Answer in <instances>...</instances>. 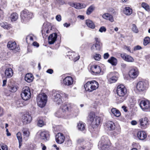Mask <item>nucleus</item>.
Segmentation results:
<instances>
[{
    "instance_id": "f257e3e1",
    "label": "nucleus",
    "mask_w": 150,
    "mask_h": 150,
    "mask_svg": "<svg viewBox=\"0 0 150 150\" xmlns=\"http://www.w3.org/2000/svg\"><path fill=\"white\" fill-rule=\"evenodd\" d=\"M116 93L117 95L116 97V101L118 103H121L126 99L127 91L124 85L120 84L117 86Z\"/></svg>"
},
{
    "instance_id": "f03ea898",
    "label": "nucleus",
    "mask_w": 150,
    "mask_h": 150,
    "mask_svg": "<svg viewBox=\"0 0 150 150\" xmlns=\"http://www.w3.org/2000/svg\"><path fill=\"white\" fill-rule=\"evenodd\" d=\"M88 118L91 122L92 128L93 129H96L100 123V118L99 117L96 116L93 113H91L88 116Z\"/></svg>"
},
{
    "instance_id": "7ed1b4c3",
    "label": "nucleus",
    "mask_w": 150,
    "mask_h": 150,
    "mask_svg": "<svg viewBox=\"0 0 150 150\" xmlns=\"http://www.w3.org/2000/svg\"><path fill=\"white\" fill-rule=\"evenodd\" d=\"M85 86L86 91L90 92L97 89L99 87V84L96 81L92 80L88 81L85 84Z\"/></svg>"
},
{
    "instance_id": "20e7f679",
    "label": "nucleus",
    "mask_w": 150,
    "mask_h": 150,
    "mask_svg": "<svg viewBox=\"0 0 150 150\" xmlns=\"http://www.w3.org/2000/svg\"><path fill=\"white\" fill-rule=\"evenodd\" d=\"M94 40L93 43L91 48V50L93 52L100 51L103 47V44L100 39L97 37H96Z\"/></svg>"
},
{
    "instance_id": "39448f33",
    "label": "nucleus",
    "mask_w": 150,
    "mask_h": 150,
    "mask_svg": "<svg viewBox=\"0 0 150 150\" xmlns=\"http://www.w3.org/2000/svg\"><path fill=\"white\" fill-rule=\"evenodd\" d=\"M37 101L38 106L42 108L44 107L47 101V97L45 94L42 93L39 94L37 97Z\"/></svg>"
},
{
    "instance_id": "423d86ee",
    "label": "nucleus",
    "mask_w": 150,
    "mask_h": 150,
    "mask_svg": "<svg viewBox=\"0 0 150 150\" xmlns=\"http://www.w3.org/2000/svg\"><path fill=\"white\" fill-rule=\"evenodd\" d=\"M21 96L24 100H27L30 98L31 94L29 88L25 86L23 88L21 93Z\"/></svg>"
},
{
    "instance_id": "0eeeda50",
    "label": "nucleus",
    "mask_w": 150,
    "mask_h": 150,
    "mask_svg": "<svg viewBox=\"0 0 150 150\" xmlns=\"http://www.w3.org/2000/svg\"><path fill=\"white\" fill-rule=\"evenodd\" d=\"M109 141L107 137L104 136L101 138V141L99 142L98 146H100L102 150H108L109 148Z\"/></svg>"
},
{
    "instance_id": "6e6552de",
    "label": "nucleus",
    "mask_w": 150,
    "mask_h": 150,
    "mask_svg": "<svg viewBox=\"0 0 150 150\" xmlns=\"http://www.w3.org/2000/svg\"><path fill=\"white\" fill-rule=\"evenodd\" d=\"M149 83L146 81H139L137 84L136 88L139 92L146 91L148 88Z\"/></svg>"
},
{
    "instance_id": "1a4fd4ad",
    "label": "nucleus",
    "mask_w": 150,
    "mask_h": 150,
    "mask_svg": "<svg viewBox=\"0 0 150 150\" xmlns=\"http://www.w3.org/2000/svg\"><path fill=\"white\" fill-rule=\"evenodd\" d=\"M21 18L23 22L28 21L33 17V14L28 10H24L21 13Z\"/></svg>"
},
{
    "instance_id": "9d476101",
    "label": "nucleus",
    "mask_w": 150,
    "mask_h": 150,
    "mask_svg": "<svg viewBox=\"0 0 150 150\" xmlns=\"http://www.w3.org/2000/svg\"><path fill=\"white\" fill-rule=\"evenodd\" d=\"M139 105L143 111L145 112L150 111V102L147 100H143L141 101Z\"/></svg>"
},
{
    "instance_id": "9b49d317",
    "label": "nucleus",
    "mask_w": 150,
    "mask_h": 150,
    "mask_svg": "<svg viewBox=\"0 0 150 150\" xmlns=\"http://www.w3.org/2000/svg\"><path fill=\"white\" fill-rule=\"evenodd\" d=\"M139 121L140 127L143 129L147 128L149 124V120L146 117L140 119Z\"/></svg>"
},
{
    "instance_id": "f8f14e48",
    "label": "nucleus",
    "mask_w": 150,
    "mask_h": 150,
    "mask_svg": "<svg viewBox=\"0 0 150 150\" xmlns=\"http://www.w3.org/2000/svg\"><path fill=\"white\" fill-rule=\"evenodd\" d=\"M88 69L92 74H94L100 73L101 71L100 67L96 65L90 64Z\"/></svg>"
},
{
    "instance_id": "ddd939ff",
    "label": "nucleus",
    "mask_w": 150,
    "mask_h": 150,
    "mask_svg": "<svg viewBox=\"0 0 150 150\" xmlns=\"http://www.w3.org/2000/svg\"><path fill=\"white\" fill-rule=\"evenodd\" d=\"M53 92L54 93L53 96L54 97L53 100L54 101L58 104H61L62 102V96L58 91H53Z\"/></svg>"
},
{
    "instance_id": "4468645a",
    "label": "nucleus",
    "mask_w": 150,
    "mask_h": 150,
    "mask_svg": "<svg viewBox=\"0 0 150 150\" xmlns=\"http://www.w3.org/2000/svg\"><path fill=\"white\" fill-rule=\"evenodd\" d=\"M139 74V72L138 69L135 67H134L130 69L129 75L130 78L134 79L138 76Z\"/></svg>"
},
{
    "instance_id": "2eb2a0df",
    "label": "nucleus",
    "mask_w": 150,
    "mask_h": 150,
    "mask_svg": "<svg viewBox=\"0 0 150 150\" xmlns=\"http://www.w3.org/2000/svg\"><path fill=\"white\" fill-rule=\"evenodd\" d=\"M7 47L10 50H15L16 51L18 52L20 50V48L18 46L17 47L16 42L12 41H8L7 45Z\"/></svg>"
},
{
    "instance_id": "dca6fc26",
    "label": "nucleus",
    "mask_w": 150,
    "mask_h": 150,
    "mask_svg": "<svg viewBox=\"0 0 150 150\" xmlns=\"http://www.w3.org/2000/svg\"><path fill=\"white\" fill-rule=\"evenodd\" d=\"M109 82L110 83L115 82L117 80V77L115 76V73L110 72L107 76Z\"/></svg>"
},
{
    "instance_id": "f3484780",
    "label": "nucleus",
    "mask_w": 150,
    "mask_h": 150,
    "mask_svg": "<svg viewBox=\"0 0 150 150\" xmlns=\"http://www.w3.org/2000/svg\"><path fill=\"white\" fill-rule=\"evenodd\" d=\"M32 120V117L29 113H26L22 117V121L24 124L30 123Z\"/></svg>"
},
{
    "instance_id": "a211bd4d",
    "label": "nucleus",
    "mask_w": 150,
    "mask_h": 150,
    "mask_svg": "<svg viewBox=\"0 0 150 150\" xmlns=\"http://www.w3.org/2000/svg\"><path fill=\"white\" fill-rule=\"evenodd\" d=\"M120 56L122 59L126 62H132L134 61V59L132 57L125 53L121 54Z\"/></svg>"
},
{
    "instance_id": "6ab92c4d",
    "label": "nucleus",
    "mask_w": 150,
    "mask_h": 150,
    "mask_svg": "<svg viewBox=\"0 0 150 150\" xmlns=\"http://www.w3.org/2000/svg\"><path fill=\"white\" fill-rule=\"evenodd\" d=\"M65 139L64 136L60 133H58L56 136V140L58 144L62 143L64 142Z\"/></svg>"
},
{
    "instance_id": "aec40b11",
    "label": "nucleus",
    "mask_w": 150,
    "mask_h": 150,
    "mask_svg": "<svg viewBox=\"0 0 150 150\" xmlns=\"http://www.w3.org/2000/svg\"><path fill=\"white\" fill-rule=\"evenodd\" d=\"M73 83V79L72 77L68 76L63 80V83L64 85L67 86H70L72 85Z\"/></svg>"
},
{
    "instance_id": "412c9836",
    "label": "nucleus",
    "mask_w": 150,
    "mask_h": 150,
    "mask_svg": "<svg viewBox=\"0 0 150 150\" xmlns=\"http://www.w3.org/2000/svg\"><path fill=\"white\" fill-rule=\"evenodd\" d=\"M57 38V34L56 33L51 34L48 37V42L50 44H53L56 40Z\"/></svg>"
},
{
    "instance_id": "4be33fe9",
    "label": "nucleus",
    "mask_w": 150,
    "mask_h": 150,
    "mask_svg": "<svg viewBox=\"0 0 150 150\" xmlns=\"http://www.w3.org/2000/svg\"><path fill=\"white\" fill-rule=\"evenodd\" d=\"M137 136L138 138L141 140H144L146 137V133L142 131L138 132L137 133Z\"/></svg>"
},
{
    "instance_id": "5701e85b",
    "label": "nucleus",
    "mask_w": 150,
    "mask_h": 150,
    "mask_svg": "<svg viewBox=\"0 0 150 150\" xmlns=\"http://www.w3.org/2000/svg\"><path fill=\"white\" fill-rule=\"evenodd\" d=\"M40 137L42 139L45 141L48 139L49 137V132L47 131H44L41 132L40 133Z\"/></svg>"
},
{
    "instance_id": "b1692460",
    "label": "nucleus",
    "mask_w": 150,
    "mask_h": 150,
    "mask_svg": "<svg viewBox=\"0 0 150 150\" xmlns=\"http://www.w3.org/2000/svg\"><path fill=\"white\" fill-rule=\"evenodd\" d=\"M106 126L108 129L110 131L113 130L115 129V124L112 121H108L106 124Z\"/></svg>"
},
{
    "instance_id": "393cba45",
    "label": "nucleus",
    "mask_w": 150,
    "mask_h": 150,
    "mask_svg": "<svg viewBox=\"0 0 150 150\" xmlns=\"http://www.w3.org/2000/svg\"><path fill=\"white\" fill-rule=\"evenodd\" d=\"M71 108V105L70 103H64L60 109L63 112H65L67 111H69Z\"/></svg>"
},
{
    "instance_id": "a878e982",
    "label": "nucleus",
    "mask_w": 150,
    "mask_h": 150,
    "mask_svg": "<svg viewBox=\"0 0 150 150\" xmlns=\"http://www.w3.org/2000/svg\"><path fill=\"white\" fill-rule=\"evenodd\" d=\"M22 131L23 133L24 138L26 140H27L30 134L29 129L27 128H23L22 130Z\"/></svg>"
},
{
    "instance_id": "bb28decb",
    "label": "nucleus",
    "mask_w": 150,
    "mask_h": 150,
    "mask_svg": "<svg viewBox=\"0 0 150 150\" xmlns=\"http://www.w3.org/2000/svg\"><path fill=\"white\" fill-rule=\"evenodd\" d=\"M6 76L8 78L11 77L13 75V72L12 69L11 68L6 69L5 72Z\"/></svg>"
},
{
    "instance_id": "cd10ccee",
    "label": "nucleus",
    "mask_w": 150,
    "mask_h": 150,
    "mask_svg": "<svg viewBox=\"0 0 150 150\" xmlns=\"http://www.w3.org/2000/svg\"><path fill=\"white\" fill-rule=\"evenodd\" d=\"M103 18L105 19L108 20L111 22L114 21V19L112 16L109 13H105L103 15Z\"/></svg>"
},
{
    "instance_id": "c85d7f7f",
    "label": "nucleus",
    "mask_w": 150,
    "mask_h": 150,
    "mask_svg": "<svg viewBox=\"0 0 150 150\" xmlns=\"http://www.w3.org/2000/svg\"><path fill=\"white\" fill-rule=\"evenodd\" d=\"M33 79V75L30 73L27 74L25 77V80L28 83L32 82Z\"/></svg>"
},
{
    "instance_id": "c756f323",
    "label": "nucleus",
    "mask_w": 150,
    "mask_h": 150,
    "mask_svg": "<svg viewBox=\"0 0 150 150\" xmlns=\"http://www.w3.org/2000/svg\"><path fill=\"white\" fill-rule=\"evenodd\" d=\"M108 62L112 66H116L117 64V59L114 57H112L109 59Z\"/></svg>"
},
{
    "instance_id": "7c9ffc66",
    "label": "nucleus",
    "mask_w": 150,
    "mask_h": 150,
    "mask_svg": "<svg viewBox=\"0 0 150 150\" xmlns=\"http://www.w3.org/2000/svg\"><path fill=\"white\" fill-rule=\"evenodd\" d=\"M86 24L88 27L94 29L95 27L94 23L90 20H87L86 21Z\"/></svg>"
},
{
    "instance_id": "2f4dec72",
    "label": "nucleus",
    "mask_w": 150,
    "mask_h": 150,
    "mask_svg": "<svg viewBox=\"0 0 150 150\" xmlns=\"http://www.w3.org/2000/svg\"><path fill=\"white\" fill-rule=\"evenodd\" d=\"M111 112L115 116L117 117H119L121 115L120 112L115 108H112Z\"/></svg>"
},
{
    "instance_id": "473e14b6",
    "label": "nucleus",
    "mask_w": 150,
    "mask_h": 150,
    "mask_svg": "<svg viewBox=\"0 0 150 150\" xmlns=\"http://www.w3.org/2000/svg\"><path fill=\"white\" fill-rule=\"evenodd\" d=\"M124 11L125 15H129L132 13V10L129 7H126L125 8Z\"/></svg>"
},
{
    "instance_id": "72a5a7b5",
    "label": "nucleus",
    "mask_w": 150,
    "mask_h": 150,
    "mask_svg": "<svg viewBox=\"0 0 150 150\" xmlns=\"http://www.w3.org/2000/svg\"><path fill=\"white\" fill-rule=\"evenodd\" d=\"M0 25L1 27L6 29L8 30L11 28L10 25L8 24L6 22H2L0 23Z\"/></svg>"
},
{
    "instance_id": "f704fd0d",
    "label": "nucleus",
    "mask_w": 150,
    "mask_h": 150,
    "mask_svg": "<svg viewBox=\"0 0 150 150\" xmlns=\"http://www.w3.org/2000/svg\"><path fill=\"white\" fill-rule=\"evenodd\" d=\"M71 6L76 9H81L83 8V5L79 3H73Z\"/></svg>"
},
{
    "instance_id": "c9c22d12",
    "label": "nucleus",
    "mask_w": 150,
    "mask_h": 150,
    "mask_svg": "<svg viewBox=\"0 0 150 150\" xmlns=\"http://www.w3.org/2000/svg\"><path fill=\"white\" fill-rule=\"evenodd\" d=\"M18 18V16L17 13H13L11 14L10 16V18L11 21H15L17 20Z\"/></svg>"
},
{
    "instance_id": "e433bc0d",
    "label": "nucleus",
    "mask_w": 150,
    "mask_h": 150,
    "mask_svg": "<svg viewBox=\"0 0 150 150\" xmlns=\"http://www.w3.org/2000/svg\"><path fill=\"white\" fill-rule=\"evenodd\" d=\"M8 89L11 92H15L17 91L18 89V87L17 86L13 85L9 86L8 87Z\"/></svg>"
},
{
    "instance_id": "4c0bfd02",
    "label": "nucleus",
    "mask_w": 150,
    "mask_h": 150,
    "mask_svg": "<svg viewBox=\"0 0 150 150\" xmlns=\"http://www.w3.org/2000/svg\"><path fill=\"white\" fill-rule=\"evenodd\" d=\"M64 112H63L61 109H60L55 113V116L58 117H64Z\"/></svg>"
},
{
    "instance_id": "58836bf2",
    "label": "nucleus",
    "mask_w": 150,
    "mask_h": 150,
    "mask_svg": "<svg viewBox=\"0 0 150 150\" xmlns=\"http://www.w3.org/2000/svg\"><path fill=\"white\" fill-rule=\"evenodd\" d=\"M77 127L78 129L81 131H83L84 129V125L81 121L79 122L78 124Z\"/></svg>"
},
{
    "instance_id": "ea45409f",
    "label": "nucleus",
    "mask_w": 150,
    "mask_h": 150,
    "mask_svg": "<svg viewBox=\"0 0 150 150\" xmlns=\"http://www.w3.org/2000/svg\"><path fill=\"white\" fill-rule=\"evenodd\" d=\"M16 136L18 142L19 143V147L21 146L20 143L22 141V137L21 136V134L20 132H18L16 134Z\"/></svg>"
},
{
    "instance_id": "a19ab883",
    "label": "nucleus",
    "mask_w": 150,
    "mask_h": 150,
    "mask_svg": "<svg viewBox=\"0 0 150 150\" xmlns=\"http://www.w3.org/2000/svg\"><path fill=\"white\" fill-rule=\"evenodd\" d=\"M93 58L96 60L99 61L101 59V55L99 54H95L93 55Z\"/></svg>"
},
{
    "instance_id": "79ce46f5",
    "label": "nucleus",
    "mask_w": 150,
    "mask_h": 150,
    "mask_svg": "<svg viewBox=\"0 0 150 150\" xmlns=\"http://www.w3.org/2000/svg\"><path fill=\"white\" fill-rule=\"evenodd\" d=\"M132 26V31L134 33H138L139 31L136 25L134 24H133Z\"/></svg>"
},
{
    "instance_id": "37998d69",
    "label": "nucleus",
    "mask_w": 150,
    "mask_h": 150,
    "mask_svg": "<svg viewBox=\"0 0 150 150\" xmlns=\"http://www.w3.org/2000/svg\"><path fill=\"white\" fill-rule=\"evenodd\" d=\"M150 42V38L148 37H145L144 40L143 44L146 46Z\"/></svg>"
},
{
    "instance_id": "c03bdc74",
    "label": "nucleus",
    "mask_w": 150,
    "mask_h": 150,
    "mask_svg": "<svg viewBox=\"0 0 150 150\" xmlns=\"http://www.w3.org/2000/svg\"><path fill=\"white\" fill-rule=\"evenodd\" d=\"M94 7H93L91 6H90L87 9L86 11V14L87 15H90L93 11Z\"/></svg>"
},
{
    "instance_id": "a18cd8bd",
    "label": "nucleus",
    "mask_w": 150,
    "mask_h": 150,
    "mask_svg": "<svg viewBox=\"0 0 150 150\" xmlns=\"http://www.w3.org/2000/svg\"><path fill=\"white\" fill-rule=\"evenodd\" d=\"M142 7L144 8L146 10L148 11L149 9V6L146 3H142Z\"/></svg>"
},
{
    "instance_id": "49530a36",
    "label": "nucleus",
    "mask_w": 150,
    "mask_h": 150,
    "mask_svg": "<svg viewBox=\"0 0 150 150\" xmlns=\"http://www.w3.org/2000/svg\"><path fill=\"white\" fill-rule=\"evenodd\" d=\"M16 105L18 107H22L23 105V104L20 100L16 101Z\"/></svg>"
},
{
    "instance_id": "de8ad7c7",
    "label": "nucleus",
    "mask_w": 150,
    "mask_h": 150,
    "mask_svg": "<svg viewBox=\"0 0 150 150\" xmlns=\"http://www.w3.org/2000/svg\"><path fill=\"white\" fill-rule=\"evenodd\" d=\"M37 125L38 126L42 127L44 125V123L42 120H38Z\"/></svg>"
},
{
    "instance_id": "09e8293b",
    "label": "nucleus",
    "mask_w": 150,
    "mask_h": 150,
    "mask_svg": "<svg viewBox=\"0 0 150 150\" xmlns=\"http://www.w3.org/2000/svg\"><path fill=\"white\" fill-rule=\"evenodd\" d=\"M106 28L103 26L101 27L99 30V31L101 33H102L103 32H106Z\"/></svg>"
},
{
    "instance_id": "8fccbe9b",
    "label": "nucleus",
    "mask_w": 150,
    "mask_h": 150,
    "mask_svg": "<svg viewBox=\"0 0 150 150\" xmlns=\"http://www.w3.org/2000/svg\"><path fill=\"white\" fill-rule=\"evenodd\" d=\"M26 39L27 42L29 40L31 41H33V38L32 36L31 35L27 36L26 38Z\"/></svg>"
},
{
    "instance_id": "3c124183",
    "label": "nucleus",
    "mask_w": 150,
    "mask_h": 150,
    "mask_svg": "<svg viewBox=\"0 0 150 150\" xmlns=\"http://www.w3.org/2000/svg\"><path fill=\"white\" fill-rule=\"evenodd\" d=\"M110 55L108 53H105L103 55V58L105 59H107L109 57Z\"/></svg>"
},
{
    "instance_id": "603ef678",
    "label": "nucleus",
    "mask_w": 150,
    "mask_h": 150,
    "mask_svg": "<svg viewBox=\"0 0 150 150\" xmlns=\"http://www.w3.org/2000/svg\"><path fill=\"white\" fill-rule=\"evenodd\" d=\"M56 18L58 21H60L61 20V17L60 15H58L56 16Z\"/></svg>"
},
{
    "instance_id": "864d4df0",
    "label": "nucleus",
    "mask_w": 150,
    "mask_h": 150,
    "mask_svg": "<svg viewBox=\"0 0 150 150\" xmlns=\"http://www.w3.org/2000/svg\"><path fill=\"white\" fill-rule=\"evenodd\" d=\"M142 49L141 47L139 45H137L134 47V50H140Z\"/></svg>"
},
{
    "instance_id": "5fc2aeb1",
    "label": "nucleus",
    "mask_w": 150,
    "mask_h": 150,
    "mask_svg": "<svg viewBox=\"0 0 150 150\" xmlns=\"http://www.w3.org/2000/svg\"><path fill=\"white\" fill-rule=\"evenodd\" d=\"M1 149L3 150H8L7 146L6 145H4L1 146Z\"/></svg>"
},
{
    "instance_id": "6e6d98bb",
    "label": "nucleus",
    "mask_w": 150,
    "mask_h": 150,
    "mask_svg": "<svg viewBox=\"0 0 150 150\" xmlns=\"http://www.w3.org/2000/svg\"><path fill=\"white\" fill-rule=\"evenodd\" d=\"M33 44L34 46H35L37 47H38L39 46V44L37 42L35 41L33 43Z\"/></svg>"
},
{
    "instance_id": "4d7b16f0",
    "label": "nucleus",
    "mask_w": 150,
    "mask_h": 150,
    "mask_svg": "<svg viewBox=\"0 0 150 150\" xmlns=\"http://www.w3.org/2000/svg\"><path fill=\"white\" fill-rule=\"evenodd\" d=\"M47 72L50 74H52L53 72V70L51 69H49L47 71Z\"/></svg>"
},
{
    "instance_id": "13d9d810",
    "label": "nucleus",
    "mask_w": 150,
    "mask_h": 150,
    "mask_svg": "<svg viewBox=\"0 0 150 150\" xmlns=\"http://www.w3.org/2000/svg\"><path fill=\"white\" fill-rule=\"evenodd\" d=\"M121 66L122 68L124 69L126 67V64L125 63H122L121 64Z\"/></svg>"
},
{
    "instance_id": "bf43d9fd",
    "label": "nucleus",
    "mask_w": 150,
    "mask_h": 150,
    "mask_svg": "<svg viewBox=\"0 0 150 150\" xmlns=\"http://www.w3.org/2000/svg\"><path fill=\"white\" fill-rule=\"evenodd\" d=\"M137 122L135 120H132L131 122V124L133 125H136L137 124Z\"/></svg>"
},
{
    "instance_id": "052dcab7",
    "label": "nucleus",
    "mask_w": 150,
    "mask_h": 150,
    "mask_svg": "<svg viewBox=\"0 0 150 150\" xmlns=\"http://www.w3.org/2000/svg\"><path fill=\"white\" fill-rule=\"evenodd\" d=\"M122 109H123L124 111L125 112H127V107L125 106H122Z\"/></svg>"
},
{
    "instance_id": "680f3d73",
    "label": "nucleus",
    "mask_w": 150,
    "mask_h": 150,
    "mask_svg": "<svg viewBox=\"0 0 150 150\" xmlns=\"http://www.w3.org/2000/svg\"><path fill=\"white\" fill-rule=\"evenodd\" d=\"M77 17L81 20H83L84 18V16L82 15H79Z\"/></svg>"
},
{
    "instance_id": "e2e57ef3",
    "label": "nucleus",
    "mask_w": 150,
    "mask_h": 150,
    "mask_svg": "<svg viewBox=\"0 0 150 150\" xmlns=\"http://www.w3.org/2000/svg\"><path fill=\"white\" fill-rule=\"evenodd\" d=\"M63 25L64 27H68L70 26V23L68 24L67 23H66L64 24Z\"/></svg>"
},
{
    "instance_id": "0e129e2a",
    "label": "nucleus",
    "mask_w": 150,
    "mask_h": 150,
    "mask_svg": "<svg viewBox=\"0 0 150 150\" xmlns=\"http://www.w3.org/2000/svg\"><path fill=\"white\" fill-rule=\"evenodd\" d=\"M6 132H7V135L8 136H10L11 135V134L8 132V129H6Z\"/></svg>"
},
{
    "instance_id": "69168bd1",
    "label": "nucleus",
    "mask_w": 150,
    "mask_h": 150,
    "mask_svg": "<svg viewBox=\"0 0 150 150\" xmlns=\"http://www.w3.org/2000/svg\"><path fill=\"white\" fill-rule=\"evenodd\" d=\"M6 82H7V80H4L3 81V85H2V86H5L6 84Z\"/></svg>"
},
{
    "instance_id": "338daca9",
    "label": "nucleus",
    "mask_w": 150,
    "mask_h": 150,
    "mask_svg": "<svg viewBox=\"0 0 150 150\" xmlns=\"http://www.w3.org/2000/svg\"><path fill=\"white\" fill-rule=\"evenodd\" d=\"M83 141L84 140L83 139H80L78 140V142L80 143L81 142H83Z\"/></svg>"
},
{
    "instance_id": "774afa93",
    "label": "nucleus",
    "mask_w": 150,
    "mask_h": 150,
    "mask_svg": "<svg viewBox=\"0 0 150 150\" xmlns=\"http://www.w3.org/2000/svg\"><path fill=\"white\" fill-rule=\"evenodd\" d=\"M125 49L127 50H128L129 52H130V47H126Z\"/></svg>"
}]
</instances>
